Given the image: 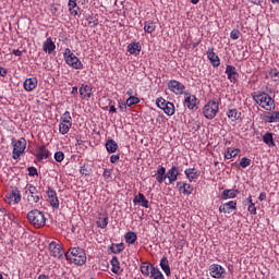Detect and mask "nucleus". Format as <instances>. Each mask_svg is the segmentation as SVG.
<instances>
[{
  "mask_svg": "<svg viewBox=\"0 0 279 279\" xmlns=\"http://www.w3.org/2000/svg\"><path fill=\"white\" fill-rule=\"evenodd\" d=\"M65 259L74 265H85L86 264V252L81 247L70 248L65 254Z\"/></svg>",
  "mask_w": 279,
  "mask_h": 279,
  "instance_id": "nucleus-1",
  "label": "nucleus"
},
{
  "mask_svg": "<svg viewBox=\"0 0 279 279\" xmlns=\"http://www.w3.org/2000/svg\"><path fill=\"white\" fill-rule=\"evenodd\" d=\"M27 219L34 228H45V225L47 223L45 213L38 209H32L28 211Z\"/></svg>",
  "mask_w": 279,
  "mask_h": 279,
  "instance_id": "nucleus-2",
  "label": "nucleus"
},
{
  "mask_svg": "<svg viewBox=\"0 0 279 279\" xmlns=\"http://www.w3.org/2000/svg\"><path fill=\"white\" fill-rule=\"evenodd\" d=\"M253 99L264 110L271 111L274 106H276V100H274V98H271V96H269V94L267 93H260V94L254 95Z\"/></svg>",
  "mask_w": 279,
  "mask_h": 279,
  "instance_id": "nucleus-3",
  "label": "nucleus"
},
{
  "mask_svg": "<svg viewBox=\"0 0 279 279\" xmlns=\"http://www.w3.org/2000/svg\"><path fill=\"white\" fill-rule=\"evenodd\" d=\"M63 58L65 60V64H69V66H72V69L82 70L84 69V64H82V61H80V58H77L71 49L66 48L65 52L63 54Z\"/></svg>",
  "mask_w": 279,
  "mask_h": 279,
  "instance_id": "nucleus-4",
  "label": "nucleus"
},
{
  "mask_svg": "<svg viewBox=\"0 0 279 279\" xmlns=\"http://www.w3.org/2000/svg\"><path fill=\"white\" fill-rule=\"evenodd\" d=\"M24 191L25 195H27V202H29L31 204H38V202L43 199V195L38 193V189L33 184H27L24 187Z\"/></svg>",
  "mask_w": 279,
  "mask_h": 279,
  "instance_id": "nucleus-5",
  "label": "nucleus"
},
{
  "mask_svg": "<svg viewBox=\"0 0 279 279\" xmlns=\"http://www.w3.org/2000/svg\"><path fill=\"white\" fill-rule=\"evenodd\" d=\"M156 106L157 108H160V110H163L165 114L168 117H173L175 114V106L173 102H169L162 97L157 98Z\"/></svg>",
  "mask_w": 279,
  "mask_h": 279,
  "instance_id": "nucleus-6",
  "label": "nucleus"
},
{
  "mask_svg": "<svg viewBox=\"0 0 279 279\" xmlns=\"http://www.w3.org/2000/svg\"><path fill=\"white\" fill-rule=\"evenodd\" d=\"M217 112H219V102L215 100H210L203 108V114L206 119H215Z\"/></svg>",
  "mask_w": 279,
  "mask_h": 279,
  "instance_id": "nucleus-7",
  "label": "nucleus"
},
{
  "mask_svg": "<svg viewBox=\"0 0 279 279\" xmlns=\"http://www.w3.org/2000/svg\"><path fill=\"white\" fill-rule=\"evenodd\" d=\"M12 145H13V160H19L21 158V155L24 154L26 147H27V142L25 138H21L19 141L12 140Z\"/></svg>",
  "mask_w": 279,
  "mask_h": 279,
  "instance_id": "nucleus-8",
  "label": "nucleus"
},
{
  "mask_svg": "<svg viewBox=\"0 0 279 279\" xmlns=\"http://www.w3.org/2000/svg\"><path fill=\"white\" fill-rule=\"evenodd\" d=\"M7 204H19L21 202V191L19 187H13L4 197Z\"/></svg>",
  "mask_w": 279,
  "mask_h": 279,
  "instance_id": "nucleus-9",
  "label": "nucleus"
},
{
  "mask_svg": "<svg viewBox=\"0 0 279 279\" xmlns=\"http://www.w3.org/2000/svg\"><path fill=\"white\" fill-rule=\"evenodd\" d=\"M168 88L171 90V93H174V95H183L184 89L186 88L184 84L180 83L179 81L171 80L168 83Z\"/></svg>",
  "mask_w": 279,
  "mask_h": 279,
  "instance_id": "nucleus-10",
  "label": "nucleus"
},
{
  "mask_svg": "<svg viewBox=\"0 0 279 279\" xmlns=\"http://www.w3.org/2000/svg\"><path fill=\"white\" fill-rule=\"evenodd\" d=\"M49 252L54 258H62L64 256V250L56 241L49 243Z\"/></svg>",
  "mask_w": 279,
  "mask_h": 279,
  "instance_id": "nucleus-11",
  "label": "nucleus"
},
{
  "mask_svg": "<svg viewBox=\"0 0 279 279\" xmlns=\"http://www.w3.org/2000/svg\"><path fill=\"white\" fill-rule=\"evenodd\" d=\"M209 274L211 278H223V274H226V268L219 264H213L209 266Z\"/></svg>",
  "mask_w": 279,
  "mask_h": 279,
  "instance_id": "nucleus-12",
  "label": "nucleus"
},
{
  "mask_svg": "<svg viewBox=\"0 0 279 279\" xmlns=\"http://www.w3.org/2000/svg\"><path fill=\"white\" fill-rule=\"evenodd\" d=\"M47 195L50 206H52V208H60V201L58 199V193H56V190L48 189Z\"/></svg>",
  "mask_w": 279,
  "mask_h": 279,
  "instance_id": "nucleus-13",
  "label": "nucleus"
},
{
  "mask_svg": "<svg viewBox=\"0 0 279 279\" xmlns=\"http://www.w3.org/2000/svg\"><path fill=\"white\" fill-rule=\"evenodd\" d=\"M180 175V169L175 166H172L171 169L168 170L166 173V179L168 178L169 184H173L178 180V177Z\"/></svg>",
  "mask_w": 279,
  "mask_h": 279,
  "instance_id": "nucleus-14",
  "label": "nucleus"
},
{
  "mask_svg": "<svg viewBox=\"0 0 279 279\" xmlns=\"http://www.w3.org/2000/svg\"><path fill=\"white\" fill-rule=\"evenodd\" d=\"M226 75L231 83L236 82V77H239V72H236V68L234 65H227Z\"/></svg>",
  "mask_w": 279,
  "mask_h": 279,
  "instance_id": "nucleus-15",
  "label": "nucleus"
},
{
  "mask_svg": "<svg viewBox=\"0 0 279 279\" xmlns=\"http://www.w3.org/2000/svg\"><path fill=\"white\" fill-rule=\"evenodd\" d=\"M232 210H236V202H234V201L225 203L219 207V213H225V214L230 215V213H232Z\"/></svg>",
  "mask_w": 279,
  "mask_h": 279,
  "instance_id": "nucleus-16",
  "label": "nucleus"
},
{
  "mask_svg": "<svg viewBox=\"0 0 279 279\" xmlns=\"http://www.w3.org/2000/svg\"><path fill=\"white\" fill-rule=\"evenodd\" d=\"M177 189H179L180 193L183 195H191L194 191L193 185L184 182H177Z\"/></svg>",
  "mask_w": 279,
  "mask_h": 279,
  "instance_id": "nucleus-17",
  "label": "nucleus"
},
{
  "mask_svg": "<svg viewBox=\"0 0 279 279\" xmlns=\"http://www.w3.org/2000/svg\"><path fill=\"white\" fill-rule=\"evenodd\" d=\"M36 158L39 161L47 160V158H49V150L45 145L37 147Z\"/></svg>",
  "mask_w": 279,
  "mask_h": 279,
  "instance_id": "nucleus-18",
  "label": "nucleus"
},
{
  "mask_svg": "<svg viewBox=\"0 0 279 279\" xmlns=\"http://www.w3.org/2000/svg\"><path fill=\"white\" fill-rule=\"evenodd\" d=\"M43 51L46 53H53L56 51V44L53 43V39L51 37H48L43 45Z\"/></svg>",
  "mask_w": 279,
  "mask_h": 279,
  "instance_id": "nucleus-19",
  "label": "nucleus"
},
{
  "mask_svg": "<svg viewBox=\"0 0 279 279\" xmlns=\"http://www.w3.org/2000/svg\"><path fill=\"white\" fill-rule=\"evenodd\" d=\"M185 106L189 108V110H195V107L197 106V97L190 95L189 93H185Z\"/></svg>",
  "mask_w": 279,
  "mask_h": 279,
  "instance_id": "nucleus-20",
  "label": "nucleus"
},
{
  "mask_svg": "<svg viewBox=\"0 0 279 279\" xmlns=\"http://www.w3.org/2000/svg\"><path fill=\"white\" fill-rule=\"evenodd\" d=\"M207 58L209 62L213 64V66H219L221 64L219 56H217V53H215V50L210 48L207 51Z\"/></svg>",
  "mask_w": 279,
  "mask_h": 279,
  "instance_id": "nucleus-21",
  "label": "nucleus"
},
{
  "mask_svg": "<svg viewBox=\"0 0 279 279\" xmlns=\"http://www.w3.org/2000/svg\"><path fill=\"white\" fill-rule=\"evenodd\" d=\"M111 266L112 274H117L118 276H121V274H123V269H121V263L119 262V258L117 256L112 257Z\"/></svg>",
  "mask_w": 279,
  "mask_h": 279,
  "instance_id": "nucleus-22",
  "label": "nucleus"
},
{
  "mask_svg": "<svg viewBox=\"0 0 279 279\" xmlns=\"http://www.w3.org/2000/svg\"><path fill=\"white\" fill-rule=\"evenodd\" d=\"M156 180H157L158 184H162V182H165V180H167V168L166 167L160 166L157 169Z\"/></svg>",
  "mask_w": 279,
  "mask_h": 279,
  "instance_id": "nucleus-23",
  "label": "nucleus"
},
{
  "mask_svg": "<svg viewBox=\"0 0 279 279\" xmlns=\"http://www.w3.org/2000/svg\"><path fill=\"white\" fill-rule=\"evenodd\" d=\"M133 204H140L143 206V208H149V201L145 198V195L143 193H138L133 199Z\"/></svg>",
  "mask_w": 279,
  "mask_h": 279,
  "instance_id": "nucleus-24",
  "label": "nucleus"
},
{
  "mask_svg": "<svg viewBox=\"0 0 279 279\" xmlns=\"http://www.w3.org/2000/svg\"><path fill=\"white\" fill-rule=\"evenodd\" d=\"M263 121L265 123H278L279 122V111H274L272 113H268L264 116Z\"/></svg>",
  "mask_w": 279,
  "mask_h": 279,
  "instance_id": "nucleus-25",
  "label": "nucleus"
},
{
  "mask_svg": "<svg viewBox=\"0 0 279 279\" xmlns=\"http://www.w3.org/2000/svg\"><path fill=\"white\" fill-rule=\"evenodd\" d=\"M36 86H38V80L36 77L26 78L24 81L25 90H28V92L34 90Z\"/></svg>",
  "mask_w": 279,
  "mask_h": 279,
  "instance_id": "nucleus-26",
  "label": "nucleus"
},
{
  "mask_svg": "<svg viewBox=\"0 0 279 279\" xmlns=\"http://www.w3.org/2000/svg\"><path fill=\"white\" fill-rule=\"evenodd\" d=\"M184 173L189 182H193V180H197L199 178V171H197L195 168H189L184 171Z\"/></svg>",
  "mask_w": 279,
  "mask_h": 279,
  "instance_id": "nucleus-27",
  "label": "nucleus"
},
{
  "mask_svg": "<svg viewBox=\"0 0 279 279\" xmlns=\"http://www.w3.org/2000/svg\"><path fill=\"white\" fill-rule=\"evenodd\" d=\"M78 93L81 95V97H87L88 99H90V97H93V87L89 85H82L78 89Z\"/></svg>",
  "mask_w": 279,
  "mask_h": 279,
  "instance_id": "nucleus-28",
  "label": "nucleus"
},
{
  "mask_svg": "<svg viewBox=\"0 0 279 279\" xmlns=\"http://www.w3.org/2000/svg\"><path fill=\"white\" fill-rule=\"evenodd\" d=\"M128 51L132 56H138L141 53V43L135 41V43L129 44Z\"/></svg>",
  "mask_w": 279,
  "mask_h": 279,
  "instance_id": "nucleus-29",
  "label": "nucleus"
},
{
  "mask_svg": "<svg viewBox=\"0 0 279 279\" xmlns=\"http://www.w3.org/2000/svg\"><path fill=\"white\" fill-rule=\"evenodd\" d=\"M239 154H241V149L239 148H227L226 153H225V158L227 160H230L231 158H236V156H239Z\"/></svg>",
  "mask_w": 279,
  "mask_h": 279,
  "instance_id": "nucleus-30",
  "label": "nucleus"
},
{
  "mask_svg": "<svg viewBox=\"0 0 279 279\" xmlns=\"http://www.w3.org/2000/svg\"><path fill=\"white\" fill-rule=\"evenodd\" d=\"M263 142L266 143L269 147H276V142H274V133H265L263 136Z\"/></svg>",
  "mask_w": 279,
  "mask_h": 279,
  "instance_id": "nucleus-31",
  "label": "nucleus"
},
{
  "mask_svg": "<svg viewBox=\"0 0 279 279\" xmlns=\"http://www.w3.org/2000/svg\"><path fill=\"white\" fill-rule=\"evenodd\" d=\"M106 149L108 154H114L117 149H119V145L117 142H114V140H108L106 143Z\"/></svg>",
  "mask_w": 279,
  "mask_h": 279,
  "instance_id": "nucleus-32",
  "label": "nucleus"
},
{
  "mask_svg": "<svg viewBox=\"0 0 279 279\" xmlns=\"http://www.w3.org/2000/svg\"><path fill=\"white\" fill-rule=\"evenodd\" d=\"M153 268H154L153 264L143 263L141 265V272L143 274V276L149 277V276H151V269Z\"/></svg>",
  "mask_w": 279,
  "mask_h": 279,
  "instance_id": "nucleus-33",
  "label": "nucleus"
},
{
  "mask_svg": "<svg viewBox=\"0 0 279 279\" xmlns=\"http://www.w3.org/2000/svg\"><path fill=\"white\" fill-rule=\"evenodd\" d=\"M160 267L166 276H171V267L169 266V259H167V257L160 260Z\"/></svg>",
  "mask_w": 279,
  "mask_h": 279,
  "instance_id": "nucleus-34",
  "label": "nucleus"
},
{
  "mask_svg": "<svg viewBox=\"0 0 279 279\" xmlns=\"http://www.w3.org/2000/svg\"><path fill=\"white\" fill-rule=\"evenodd\" d=\"M227 117L231 121H239L241 119V112H239L236 109H229L227 111Z\"/></svg>",
  "mask_w": 279,
  "mask_h": 279,
  "instance_id": "nucleus-35",
  "label": "nucleus"
},
{
  "mask_svg": "<svg viewBox=\"0 0 279 279\" xmlns=\"http://www.w3.org/2000/svg\"><path fill=\"white\" fill-rule=\"evenodd\" d=\"M239 194V190H225L222 192V199H234Z\"/></svg>",
  "mask_w": 279,
  "mask_h": 279,
  "instance_id": "nucleus-36",
  "label": "nucleus"
},
{
  "mask_svg": "<svg viewBox=\"0 0 279 279\" xmlns=\"http://www.w3.org/2000/svg\"><path fill=\"white\" fill-rule=\"evenodd\" d=\"M137 239H138V236L136 235V232L129 231L125 234V241H126V243H129V245H134L136 243Z\"/></svg>",
  "mask_w": 279,
  "mask_h": 279,
  "instance_id": "nucleus-37",
  "label": "nucleus"
},
{
  "mask_svg": "<svg viewBox=\"0 0 279 279\" xmlns=\"http://www.w3.org/2000/svg\"><path fill=\"white\" fill-rule=\"evenodd\" d=\"M69 10L71 14H74V16H77V10H80V7H77V0H69Z\"/></svg>",
  "mask_w": 279,
  "mask_h": 279,
  "instance_id": "nucleus-38",
  "label": "nucleus"
},
{
  "mask_svg": "<svg viewBox=\"0 0 279 279\" xmlns=\"http://www.w3.org/2000/svg\"><path fill=\"white\" fill-rule=\"evenodd\" d=\"M110 250L112 252V254H121V252H123V250H125V245L123 243H118V244H111L110 245Z\"/></svg>",
  "mask_w": 279,
  "mask_h": 279,
  "instance_id": "nucleus-39",
  "label": "nucleus"
},
{
  "mask_svg": "<svg viewBox=\"0 0 279 279\" xmlns=\"http://www.w3.org/2000/svg\"><path fill=\"white\" fill-rule=\"evenodd\" d=\"M150 278L165 279V275H162V271H160V268H156L155 266H153V269L150 270Z\"/></svg>",
  "mask_w": 279,
  "mask_h": 279,
  "instance_id": "nucleus-40",
  "label": "nucleus"
},
{
  "mask_svg": "<svg viewBox=\"0 0 279 279\" xmlns=\"http://www.w3.org/2000/svg\"><path fill=\"white\" fill-rule=\"evenodd\" d=\"M72 126H73V123L61 122L59 124L60 134H69V130H71Z\"/></svg>",
  "mask_w": 279,
  "mask_h": 279,
  "instance_id": "nucleus-41",
  "label": "nucleus"
},
{
  "mask_svg": "<svg viewBox=\"0 0 279 279\" xmlns=\"http://www.w3.org/2000/svg\"><path fill=\"white\" fill-rule=\"evenodd\" d=\"M156 31V23L148 21L144 25V32H147V34H153V32Z\"/></svg>",
  "mask_w": 279,
  "mask_h": 279,
  "instance_id": "nucleus-42",
  "label": "nucleus"
},
{
  "mask_svg": "<svg viewBox=\"0 0 279 279\" xmlns=\"http://www.w3.org/2000/svg\"><path fill=\"white\" fill-rule=\"evenodd\" d=\"M136 104H141V99L136 96H130L128 99H126V106L129 108H132V106H136Z\"/></svg>",
  "mask_w": 279,
  "mask_h": 279,
  "instance_id": "nucleus-43",
  "label": "nucleus"
},
{
  "mask_svg": "<svg viewBox=\"0 0 279 279\" xmlns=\"http://www.w3.org/2000/svg\"><path fill=\"white\" fill-rule=\"evenodd\" d=\"M80 173H82V175H90L93 173V168L88 165H84L81 167Z\"/></svg>",
  "mask_w": 279,
  "mask_h": 279,
  "instance_id": "nucleus-44",
  "label": "nucleus"
},
{
  "mask_svg": "<svg viewBox=\"0 0 279 279\" xmlns=\"http://www.w3.org/2000/svg\"><path fill=\"white\" fill-rule=\"evenodd\" d=\"M86 21H87L89 27H97V25H99V20H97L93 15H88L86 17Z\"/></svg>",
  "mask_w": 279,
  "mask_h": 279,
  "instance_id": "nucleus-45",
  "label": "nucleus"
},
{
  "mask_svg": "<svg viewBox=\"0 0 279 279\" xmlns=\"http://www.w3.org/2000/svg\"><path fill=\"white\" fill-rule=\"evenodd\" d=\"M73 118H71V112L65 111L62 116H61V122L62 123H73Z\"/></svg>",
  "mask_w": 279,
  "mask_h": 279,
  "instance_id": "nucleus-46",
  "label": "nucleus"
},
{
  "mask_svg": "<svg viewBox=\"0 0 279 279\" xmlns=\"http://www.w3.org/2000/svg\"><path fill=\"white\" fill-rule=\"evenodd\" d=\"M270 75V80H272V82H279V71L278 69H271L269 72Z\"/></svg>",
  "mask_w": 279,
  "mask_h": 279,
  "instance_id": "nucleus-47",
  "label": "nucleus"
},
{
  "mask_svg": "<svg viewBox=\"0 0 279 279\" xmlns=\"http://www.w3.org/2000/svg\"><path fill=\"white\" fill-rule=\"evenodd\" d=\"M252 165V159L247 158V157H243L240 160V167H242V169H246V167H250Z\"/></svg>",
  "mask_w": 279,
  "mask_h": 279,
  "instance_id": "nucleus-48",
  "label": "nucleus"
},
{
  "mask_svg": "<svg viewBox=\"0 0 279 279\" xmlns=\"http://www.w3.org/2000/svg\"><path fill=\"white\" fill-rule=\"evenodd\" d=\"M97 227L101 229L108 228V217L99 218L97 221Z\"/></svg>",
  "mask_w": 279,
  "mask_h": 279,
  "instance_id": "nucleus-49",
  "label": "nucleus"
},
{
  "mask_svg": "<svg viewBox=\"0 0 279 279\" xmlns=\"http://www.w3.org/2000/svg\"><path fill=\"white\" fill-rule=\"evenodd\" d=\"M76 145H78L80 149H87L88 146H86L84 140H82V136H76Z\"/></svg>",
  "mask_w": 279,
  "mask_h": 279,
  "instance_id": "nucleus-50",
  "label": "nucleus"
},
{
  "mask_svg": "<svg viewBox=\"0 0 279 279\" xmlns=\"http://www.w3.org/2000/svg\"><path fill=\"white\" fill-rule=\"evenodd\" d=\"M239 36H241V32H239V29L231 31L230 38H232V40H239Z\"/></svg>",
  "mask_w": 279,
  "mask_h": 279,
  "instance_id": "nucleus-51",
  "label": "nucleus"
},
{
  "mask_svg": "<svg viewBox=\"0 0 279 279\" xmlns=\"http://www.w3.org/2000/svg\"><path fill=\"white\" fill-rule=\"evenodd\" d=\"M54 160H56L57 162H62V160H64V153H62V151H57V153L54 154Z\"/></svg>",
  "mask_w": 279,
  "mask_h": 279,
  "instance_id": "nucleus-52",
  "label": "nucleus"
},
{
  "mask_svg": "<svg viewBox=\"0 0 279 279\" xmlns=\"http://www.w3.org/2000/svg\"><path fill=\"white\" fill-rule=\"evenodd\" d=\"M27 171L31 178H34V175H38V170L36 169V167H29L27 168Z\"/></svg>",
  "mask_w": 279,
  "mask_h": 279,
  "instance_id": "nucleus-53",
  "label": "nucleus"
},
{
  "mask_svg": "<svg viewBox=\"0 0 279 279\" xmlns=\"http://www.w3.org/2000/svg\"><path fill=\"white\" fill-rule=\"evenodd\" d=\"M247 210L251 215H256V205L254 203H251V205H248Z\"/></svg>",
  "mask_w": 279,
  "mask_h": 279,
  "instance_id": "nucleus-54",
  "label": "nucleus"
},
{
  "mask_svg": "<svg viewBox=\"0 0 279 279\" xmlns=\"http://www.w3.org/2000/svg\"><path fill=\"white\" fill-rule=\"evenodd\" d=\"M119 159H120V156H119V155H112V156L110 157V162H111L112 165H114V163L119 162Z\"/></svg>",
  "mask_w": 279,
  "mask_h": 279,
  "instance_id": "nucleus-55",
  "label": "nucleus"
},
{
  "mask_svg": "<svg viewBox=\"0 0 279 279\" xmlns=\"http://www.w3.org/2000/svg\"><path fill=\"white\" fill-rule=\"evenodd\" d=\"M121 112H128V102H122L119 105Z\"/></svg>",
  "mask_w": 279,
  "mask_h": 279,
  "instance_id": "nucleus-56",
  "label": "nucleus"
},
{
  "mask_svg": "<svg viewBox=\"0 0 279 279\" xmlns=\"http://www.w3.org/2000/svg\"><path fill=\"white\" fill-rule=\"evenodd\" d=\"M12 53H13V56H17L19 58H21V56H23V51H21L19 49H13Z\"/></svg>",
  "mask_w": 279,
  "mask_h": 279,
  "instance_id": "nucleus-57",
  "label": "nucleus"
},
{
  "mask_svg": "<svg viewBox=\"0 0 279 279\" xmlns=\"http://www.w3.org/2000/svg\"><path fill=\"white\" fill-rule=\"evenodd\" d=\"M0 75L1 77H5V75H8V70L5 68L0 66Z\"/></svg>",
  "mask_w": 279,
  "mask_h": 279,
  "instance_id": "nucleus-58",
  "label": "nucleus"
},
{
  "mask_svg": "<svg viewBox=\"0 0 279 279\" xmlns=\"http://www.w3.org/2000/svg\"><path fill=\"white\" fill-rule=\"evenodd\" d=\"M259 202H265L267 199V194L265 192H262L258 197Z\"/></svg>",
  "mask_w": 279,
  "mask_h": 279,
  "instance_id": "nucleus-59",
  "label": "nucleus"
},
{
  "mask_svg": "<svg viewBox=\"0 0 279 279\" xmlns=\"http://www.w3.org/2000/svg\"><path fill=\"white\" fill-rule=\"evenodd\" d=\"M109 112L116 113L117 112V107H114L113 105L109 106Z\"/></svg>",
  "mask_w": 279,
  "mask_h": 279,
  "instance_id": "nucleus-60",
  "label": "nucleus"
},
{
  "mask_svg": "<svg viewBox=\"0 0 279 279\" xmlns=\"http://www.w3.org/2000/svg\"><path fill=\"white\" fill-rule=\"evenodd\" d=\"M104 178H110V170L105 169V171H104Z\"/></svg>",
  "mask_w": 279,
  "mask_h": 279,
  "instance_id": "nucleus-61",
  "label": "nucleus"
},
{
  "mask_svg": "<svg viewBox=\"0 0 279 279\" xmlns=\"http://www.w3.org/2000/svg\"><path fill=\"white\" fill-rule=\"evenodd\" d=\"M4 217H8L11 221H14V215L12 214H4Z\"/></svg>",
  "mask_w": 279,
  "mask_h": 279,
  "instance_id": "nucleus-62",
  "label": "nucleus"
},
{
  "mask_svg": "<svg viewBox=\"0 0 279 279\" xmlns=\"http://www.w3.org/2000/svg\"><path fill=\"white\" fill-rule=\"evenodd\" d=\"M71 95H77V86L72 88Z\"/></svg>",
  "mask_w": 279,
  "mask_h": 279,
  "instance_id": "nucleus-63",
  "label": "nucleus"
},
{
  "mask_svg": "<svg viewBox=\"0 0 279 279\" xmlns=\"http://www.w3.org/2000/svg\"><path fill=\"white\" fill-rule=\"evenodd\" d=\"M38 279H49V277L46 275H39Z\"/></svg>",
  "mask_w": 279,
  "mask_h": 279,
  "instance_id": "nucleus-64",
  "label": "nucleus"
}]
</instances>
